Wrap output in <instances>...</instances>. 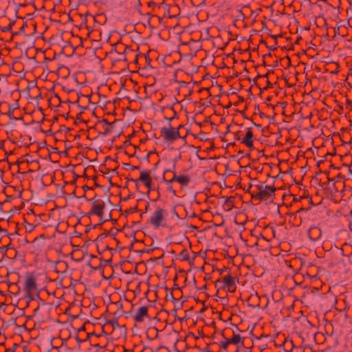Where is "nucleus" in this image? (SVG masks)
I'll return each mask as SVG.
<instances>
[{"mask_svg":"<svg viewBox=\"0 0 352 352\" xmlns=\"http://www.w3.org/2000/svg\"><path fill=\"white\" fill-rule=\"evenodd\" d=\"M80 155H81L82 157H85L87 158V151H82V153H80L78 154V156L77 157V158L80 157Z\"/></svg>","mask_w":352,"mask_h":352,"instance_id":"obj_29","label":"nucleus"},{"mask_svg":"<svg viewBox=\"0 0 352 352\" xmlns=\"http://www.w3.org/2000/svg\"><path fill=\"white\" fill-rule=\"evenodd\" d=\"M173 181H177L182 185H186L189 182V178L186 176L175 175Z\"/></svg>","mask_w":352,"mask_h":352,"instance_id":"obj_20","label":"nucleus"},{"mask_svg":"<svg viewBox=\"0 0 352 352\" xmlns=\"http://www.w3.org/2000/svg\"><path fill=\"white\" fill-rule=\"evenodd\" d=\"M351 214L352 215V210L351 211Z\"/></svg>","mask_w":352,"mask_h":352,"instance_id":"obj_58","label":"nucleus"},{"mask_svg":"<svg viewBox=\"0 0 352 352\" xmlns=\"http://www.w3.org/2000/svg\"><path fill=\"white\" fill-rule=\"evenodd\" d=\"M86 0H79L76 9L78 11L82 12V13H80V16L82 20V24H85V28H87L88 25H87V22L88 10H84V8L86 7Z\"/></svg>","mask_w":352,"mask_h":352,"instance_id":"obj_11","label":"nucleus"},{"mask_svg":"<svg viewBox=\"0 0 352 352\" xmlns=\"http://www.w3.org/2000/svg\"><path fill=\"white\" fill-rule=\"evenodd\" d=\"M223 281L224 285L227 287H232L235 285V278L228 275L223 278Z\"/></svg>","mask_w":352,"mask_h":352,"instance_id":"obj_19","label":"nucleus"},{"mask_svg":"<svg viewBox=\"0 0 352 352\" xmlns=\"http://www.w3.org/2000/svg\"><path fill=\"white\" fill-rule=\"evenodd\" d=\"M87 190L88 185L87 184H83L80 187L76 186L74 192V194H78V195H76V197L82 200L79 206V210H82V206L83 204H85L87 201V199L86 197V191Z\"/></svg>","mask_w":352,"mask_h":352,"instance_id":"obj_8","label":"nucleus"},{"mask_svg":"<svg viewBox=\"0 0 352 352\" xmlns=\"http://www.w3.org/2000/svg\"><path fill=\"white\" fill-rule=\"evenodd\" d=\"M131 168L132 170H134V169H136V168H137V167H136V166H131Z\"/></svg>","mask_w":352,"mask_h":352,"instance_id":"obj_49","label":"nucleus"},{"mask_svg":"<svg viewBox=\"0 0 352 352\" xmlns=\"http://www.w3.org/2000/svg\"><path fill=\"white\" fill-rule=\"evenodd\" d=\"M87 241H85L84 244L82 246L76 245L74 246V248L73 250V252L72 253V256L74 260L80 262L83 260L85 256H86V250L88 247L87 245Z\"/></svg>","mask_w":352,"mask_h":352,"instance_id":"obj_4","label":"nucleus"},{"mask_svg":"<svg viewBox=\"0 0 352 352\" xmlns=\"http://www.w3.org/2000/svg\"><path fill=\"white\" fill-rule=\"evenodd\" d=\"M79 38H80V43L76 47L75 50H80L81 48H82L83 47V41L87 40V38H82V37H80Z\"/></svg>","mask_w":352,"mask_h":352,"instance_id":"obj_24","label":"nucleus"},{"mask_svg":"<svg viewBox=\"0 0 352 352\" xmlns=\"http://www.w3.org/2000/svg\"><path fill=\"white\" fill-rule=\"evenodd\" d=\"M255 126H256L257 128H258V129H260V128L261 127V126L260 124H255Z\"/></svg>","mask_w":352,"mask_h":352,"instance_id":"obj_48","label":"nucleus"},{"mask_svg":"<svg viewBox=\"0 0 352 352\" xmlns=\"http://www.w3.org/2000/svg\"><path fill=\"white\" fill-rule=\"evenodd\" d=\"M140 179L142 181L146 186H150L151 183L149 181V176L148 173H145L144 171H142L140 173Z\"/></svg>","mask_w":352,"mask_h":352,"instance_id":"obj_21","label":"nucleus"},{"mask_svg":"<svg viewBox=\"0 0 352 352\" xmlns=\"http://www.w3.org/2000/svg\"><path fill=\"white\" fill-rule=\"evenodd\" d=\"M89 98H91V96L89 95ZM95 103H93V102H91V101L89 100V105L91 104V105H94ZM89 110H91V107L89 106Z\"/></svg>","mask_w":352,"mask_h":352,"instance_id":"obj_41","label":"nucleus"},{"mask_svg":"<svg viewBox=\"0 0 352 352\" xmlns=\"http://www.w3.org/2000/svg\"><path fill=\"white\" fill-rule=\"evenodd\" d=\"M0 221H1V219H0ZM0 232L3 233V235H8V230L3 228H1L0 226Z\"/></svg>","mask_w":352,"mask_h":352,"instance_id":"obj_30","label":"nucleus"},{"mask_svg":"<svg viewBox=\"0 0 352 352\" xmlns=\"http://www.w3.org/2000/svg\"><path fill=\"white\" fill-rule=\"evenodd\" d=\"M88 98V95H78L77 100L74 104H77L80 109H82V106L88 105L86 100Z\"/></svg>","mask_w":352,"mask_h":352,"instance_id":"obj_18","label":"nucleus"},{"mask_svg":"<svg viewBox=\"0 0 352 352\" xmlns=\"http://www.w3.org/2000/svg\"><path fill=\"white\" fill-rule=\"evenodd\" d=\"M87 63V58L85 56L79 57L78 68L80 69L74 74L76 82L82 86H86L87 82V71L84 69L83 65Z\"/></svg>","mask_w":352,"mask_h":352,"instance_id":"obj_2","label":"nucleus"},{"mask_svg":"<svg viewBox=\"0 0 352 352\" xmlns=\"http://www.w3.org/2000/svg\"><path fill=\"white\" fill-rule=\"evenodd\" d=\"M3 352H7V351H3Z\"/></svg>","mask_w":352,"mask_h":352,"instance_id":"obj_59","label":"nucleus"},{"mask_svg":"<svg viewBox=\"0 0 352 352\" xmlns=\"http://www.w3.org/2000/svg\"><path fill=\"white\" fill-rule=\"evenodd\" d=\"M89 322L92 323V321H91V320L89 319Z\"/></svg>","mask_w":352,"mask_h":352,"instance_id":"obj_57","label":"nucleus"},{"mask_svg":"<svg viewBox=\"0 0 352 352\" xmlns=\"http://www.w3.org/2000/svg\"><path fill=\"white\" fill-rule=\"evenodd\" d=\"M91 177L94 180L96 179V177H95L94 176H93V177H92V176H90V175H89V179H91Z\"/></svg>","mask_w":352,"mask_h":352,"instance_id":"obj_51","label":"nucleus"},{"mask_svg":"<svg viewBox=\"0 0 352 352\" xmlns=\"http://www.w3.org/2000/svg\"><path fill=\"white\" fill-rule=\"evenodd\" d=\"M231 344L229 339L226 340L225 342H222L220 343L221 347L226 350L228 344Z\"/></svg>","mask_w":352,"mask_h":352,"instance_id":"obj_23","label":"nucleus"},{"mask_svg":"<svg viewBox=\"0 0 352 352\" xmlns=\"http://www.w3.org/2000/svg\"><path fill=\"white\" fill-rule=\"evenodd\" d=\"M97 320H98V319H97L96 318H94V320H93V322H92V324H95Z\"/></svg>","mask_w":352,"mask_h":352,"instance_id":"obj_47","label":"nucleus"},{"mask_svg":"<svg viewBox=\"0 0 352 352\" xmlns=\"http://www.w3.org/2000/svg\"><path fill=\"white\" fill-rule=\"evenodd\" d=\"M13 25H14L13 22L10 23L9 25L7 27H5L2 30L3 32L10 31L12 29Z\"/></svg>","mask_w":352,"mask_h":352,"instance_id":"obj_26","label":"nucleus"},{"mask_svg":"<svg viewBox=\"0 0 352 352\" xmlns=\"http://www.w3.org/2000/svg\"><path fill=\"white\" fill-rule=\"evenodd\" d=\"M91 115H92V116H93V117L95 118V120H96L95 122H96V121H97V118H96V117L95 112H94V110H93V111H92V113H91Z\"/></svg>","mask_w":352,"mask_h":352,"instance_id":"obj_35","label":"nucleus"},{"mask_svg":"<svg viewBox=\"0 0 352 352\" xmlns=\"http://www.w3.org/2000/svg\"><path fill=\"white\" fill-rule=\"evenodd\" d=\"M190 228H191L192 229H193V230H197V228L196 226H191V227H190Z\"/></svg>","mask_w":352,"mask_h":352,"instance_id":"obj_43","label":"nucleus"},{"mask_svg":"<svg viewBox=\"0 0 352 352\" xmlns=\"http://www.w3.org/2000/svg\"><path fill=\"white\" fill-rule=\"evenodd\" d=\"M15 350V347H13L12 349H4V351H7V352H14Z\"/></svg>","mask_w":352,"mask_h":352,"instance_id":"obj_32","label":"nucleus"},{"mask_svg":"<svg viewBox=\"0 0 352 352\" xmlns=\"http://www.w3.org/2000/svg\"><path fill=\"white\" fill-rule=\"evenodd\" d=\"M14 108L11 107L10 105H9V109H8V111L7 113V115L10 118H12V116L13 115V113H14Z\"/></svg>","mask_w":352,"mask_h":352,"instance_id":"obj_25","label":"nucleus"},{"mask_svg":"<svg viewBox=\"0 0 352 352\" xmlns=\"http://www.w3.org/2000/svg\"><path fill=\"white\" fill-rule=\"evenodd\" d=\"M97 308V305L95 302L89 303V310H94Z\"/></svg>","mask_w":352,"mask_h":352,"instance_id":"obj_28","label":"nucleus"},{"mask_svg":"<svg viewBox=\"0 0 352 352\" xmlns=\"http://www.w3.org/2000/svg\"><path fill=\"white\" fill-rule=\"evenodd\" d=\"M94 270H96L97 269L98 267H92Z\"/></svg>","mask_w":352,"mask_h":352,"instance_id":"obj_56","label":"nucleus"},{"mask_svg":"<svg viewBox=\"0 0 352 352\" xmlns=\"http://www.w3.org/2000/svg\"><path fill=\"white\" fill-rule=\"evenodd\" d=\"M25 27H26V25H25V23H24L22 25V27L21 28V32H23Z\"/></svg>","mask_w":352,"mask_h":352,"instance_id":"obj_37","label":"nucleus"},{"mask_svg":"<svg viewBox=\"0 0 352 352\" xmlns=\"http://www.w3.org/2000/svg\"><path fill=\"white\" fill-rule=\"evenodd\" d=\"M88 167H84L82 164H78L75 166V172H74V178L76 184L78 182V179L82 177H87V169Z\"/></svg>","mask_w":352,"mask_h":352,"instance_id":"obj_10","label":"nucleus"},{"mask_svg":"<svg viewBox=\"0 0 352 352\" xmlns=\"http://www.w3.org/2000/svg\"><path fill=\"white\" fill-rule=\"evenodd\" d=\"M5 345L3 343H0V352H2V351H4Z\"/></svg>","mask_w":352,"mask_h":352,"instance_id":"obj_34","label":"nucleus"},{"mask_svg":"<svg viewBox=\"0 0 352 352\" xmlns=\"http://www.w3.org/2000/svg\"><path fill=\"white\" fill-rule=\"evenodd\" d=\"M25 228L27 230H28L30 232H31L34 228V226L29 223V224H28V226H26Z\"/></svg>","mask_w":352,"mask_h":352,"instance_id":"obj_31","label":"nucleus"},{"mask_svg":"<svg viewBox=\"0 0 352 352\" xmlns=\"http://www.w3.org/2000/svg\"><path fill=\"white\" fill-rule=\"evenodd\" d=\"M96 161V159H94V160H89V162H94Z\"/></svg>","mask_w":352,"mask_h":352,"instance_id":"obj_53","label":"nucleus"},{"mask_svg":"<svg viewBox=\"0 0 352 352\" xmlns=\"http://www.w3.org/2000/svg\"><path fill=\"white\" fill-rule=\"evenodd\" d=\"M8 249V246H6V245L1 246V247H0V252L6 254Z\"/></svg>","mask_w":352,"mask_h":352,"instance_id":"obj_27","label":"nucleus"},{"mask_svg":"<svg viewBox=\"0 0 352 352\" xmlns=\"http://www.w3.org/2000/svg\"><path fill=\"white\" fill-rule=\"evenodd\" d=\"M124 166H125L126 167H131V166H130L129 164H124Z\"/></svg>","mask_w":352,"mask_h":352,"instance_id":"obj_50","label":"nucleus"},{"mask_svg":"<svg viewBox=\"0 0 352 352\" xmlns=\"http://www.w3.org/2000/svg\"><path fill=\"white\" fill-rule=\"evenodd\" d=\"M259 192L256 195V197L262 199L263 197H272L276 190L274 187L270 186H261L258 187Z\"/></svg>","mask_w":352,"mask_h":352,"instance_id":"obj_9","label":"nucleus"},{"mask_svg":"<svg viewBox=\"0 0 352 352\" xmlns=\"http://www.w3.org/2000/svg\"><path fill=\"white\" fill-rule=\"evenodd\" d=\"M0 211H2V206H1V204H0Z\"/></svg>","mask_w":352,"mask_h":352,"instance_id":"obj_52","label":"nucleus"},{"mask_svg":"<svg viewBox=\"0 0 352 352\" xmlns=\"http://www.w3.org/2000/svg\"><path fill=\"white\" fill-rule=\"evenodd\" d=\"M173 216H175V217H177V218L179 217L178 214H177L175 211H173Z\"/></svg>","mask_w":352,"mask_h":352,"instance_id":"obj_39","label":"nucleus"},{"mask_svg":"<svg viewBox=\"0 0 352 352\" xmlns=\"http://www.w3.org/2000/svg\"><path fill=\"white\" fill-rule=\"evenodd\" d=\"M230 342L234 344H238L243 342V338L239 335H234L232 339H230Z\"/></svg>","mask_w":352,"mask_h":352,"instance_id":"obj_22","label":"nucleus"},{"mask_svg":"<svg viewBox=\"0 0 352 352\" xmlns=\"http://www.w3.org/2000/svg\"><path fill=\"white\" fill-rule=\"evenodd\" d=\"M88 320L85 318L82 321V324L77 327L76 339L80 345L81 343L85 342L88 340V333L86 332V324Z\"/></svg>","mask_w":352,"mask_h":352,"instance_id":"obj_5","label":"nucleus"},{"mask_svg":"<svg viewBox=\"0 0 352 352\" xmlns=\"http://www.w3.org/2000/svg\"><path fill=\"white\" fill-rule=\"evenodd\" d=\"M4 146V141H1V143H0V148H3Z\"/></svg>","mask_w":352,"mask_h":352,"instance_id":"obj_40","label":"nucleus"},{"mask_svg":"<svg viewBox=\"0 0 352 352\" xmlns=\"http://www.w3.org/2000/svg\"><path fill=\"white\" fill-rule=\"evenodd\" d=\"M96 48H97L96 47H94V50L92 51V54H93L94 56H96Z\"/></svg>","mask_w":352,"mask_h":352,"instance_id":"obj_38","label":"nucleus"},{"mask_svg":"<svg viewBox=\"0 0 352 352\" xmlns=\"http://www.w3.org/2000/svg\"><path fill=\"white\" fill-rule=\"evenodd\" d=\"M162 134L167 141H173L180 137L179 131L173 127H163L161 129Z\"/></svg>","mask_w":352,"mask_h":352,"instance_id":"obj_6","label":"nucleus"},{"mask_svg":"<svg viewBox=\"0 0 352 352\" xmlns=\"http://www.w3.org/2000/svg\"><path fill=\"white\" fill-rule=\"evenodd\" d=\"M169 298H172L173 301L176 302V300L173 298V296L171 295V296H169Z\"/></svg>","mask_w":352,"mask_h":352,"instance_id":"obj_45","label":"nucleus"},{"mask_svg":"<svg viewBox=\"0 0 352 352\" xmlns=\"http://www.w3.org/2000/svg\"><path fill=\"white\" fill-rule=\"evenodd\" d=\"M86 318L85 314H80L74 317L73 320V326L74 328L76 330L77 327H79L82 324V322Z\"/></svg>","mask_w":352,"mask_h":352,"instance_id":"obj_16","label":"nucleus"},{"mask_svg":"<svg viewBox=\"0 0 352 352\" xmlns=\"http://www.w3.org/2000/svg\"><path fill=\"white\" fill-rule=\"evenodd\" d=\"M92 334H94V333H91V332H89V336H90L91 335H92Z\"/></svg>","mask_w":352,"mask_h":352,"instance_id":"obj_54","label":"nucleus"},{"mask_svg":"<svg viewBox=\"0 0 352 352\" xmlns=\"http://www.w3.org/2000/svg\"><path fill=\"white\" fill-rule=\"evenodd\" d=\"M23 289L31 300L34 299V296L38 295L36 279L33 274L28 273L26 274Z\"/></svg>","mask_w":352,"mask_h":352,"instance_id":"obj_1","label":"nucleus"},{"mask_svg":"<svg viewBox=\"0 0 352 352\" xmlns=\"http://www.w3.org/2000/svg\"><path fill=\"white\" fill-rule=\"evenodd\" d=\"M169 298H172L173 301L176 302V300L173 298V296L171 295V296H169Z\"/></svg>","mask_w":352,"mask_h":352,"instance_id":"obj_46","label":"nucleus"},{"mask_svg":"<svg viewBox=\"0 0 352 352\" xmlns=\"http://www.w3.org/2000/svg\"><path fill=\"white\" fill-rule=\"evenodd\" d=\"M89 258H95V256L91 254L89 255Z\"/></svg>","mask_w":352,"mask_h":352,"instance_id":"obj_44","label":"nucleus"},{"mask_svg":"<svg viewBox=\"0 0 352 352\" xmlns=\"http://www.w3.org/2000/svg\"><path fill=\"white\" fill-rule=\"evenodd\" d=\"M82 109H80V111L77 113L76 120L74 123L76 126H80V124H84L85 126H87V121L82 118V113L85 110L88 109V105L82 106Z\"/></svg>","mask_w":352,"mask_h":352,"instance_id":"obj_13","label":"nucleus"},{"mask_svg":"<svg viewBox=\"0 0 352 352\" xmlns=\"http://www.w3.org/2000/svg\"><path fill=\"white\" fill-rule=\"evenodd\" d=\"M84 228H85V230H84L85 233L87 234L88 233V224H85Z\"/></svg>","mask_w":352,"mask_h":352,"instance_id":"obj_33","label":"nucleus"},{"mask_svg":"<svg viewBox=\"0 0 352 352\" xmlns=\"http://www.w3.org/2000/svg\"><path fill=\"white\" fill-rule=\"evenodd\" d=\"M89 205H91V211L89 212V215L91 213L94 214L97 216H100L103 212V204L100 201L98 197H95L94 198L89 199Z\"/></svg>","mask_w":352,"mask_h":352,"instance_id":"obj_7","label":"nucleus"},{"mask_svg":"<svg viewBox=\"0 0 352 352\" xmlns=\"http://www.w3.org/2000/svg\"><path fill=\"white\" fill-rule=\"evenodd\" d=\"M89 229L91 228H96V224H92V223H89Z\"/></svg>","mask_w":352,"mask_h":352,"instance_id":"obj_36","label":"nucleus"},{"mask_svg":"<svg viewBox=\"0 0 352 352\" xmlns=\"http://www.w3.org/2000/svg\"><path fill=\"white\" fill-rule=\"evenodd\" d=\"M252 137H253L252 132L250 131H248L246 133L245 138L242 140V142L250 148H253V142L252 140Z\"/></svg>","mask_w":352,"mask_h":352,"instance_id":"obj_17","label":"nucleus"},{"mask_svg":"<svg viewBox=\"0 0 352 352\" xmlns=\"http://www.w3.org/2000/svg\"><path fill=\"white\" fill-rule=\"evenodd\" d=\"M224 270H221L220 273L221 274Z\"/></svg>","mask_w":352,"mask_h":352,"instance_id":"obj_55","label":"nucleus"},{"mask_svg":"<svg viewBox=\"0 0 352 352\" xmlns=\"http://www.w3.org/2000/svg\"><path fill=\"white\" fill-rule=\"evenodd\" d=\"M146 316H147V307L142 306V307H139L135 316H134V318L137 322H142Z\"/></svg>","mask_w":352,"mask_h":352,"instance_id":"obj_14","label":"nucleus"},{"mask_svg":"<svg viewBox=\"0 0 352 352\" xmlns=\"http://www.w3.org/2000/svg\"><path fill=\"white\" fill-rule=\"evenodd\" d=\"M78 144V146H80V147H82L83 146V144L82 143H77Z\"/></svg>","mask_w":352,"mask_h":352,"instance_id":"obj_42","label":"nucleus"},{"mask_svg":"<svg viewBox=\"0 0 352 352\" xmlns=\"http://www.w3.org/2000/svg\"><path fill=\"white\" fill-rule=\"evenodd\" d=\"M74 138H75V140L80 139V138H82V140H88V124H87V126H85V128H84V127L80 128L78 130V133H76L74 135Z\"/></svg>","mask_w":352,"mask_h":352,"instance_id":"obj_15","label":"nucleus"},{"mask_svg":"<svg viewBox=\"0 0 352 352\" xmlns=\"http://www.w3.org/2000/svg\"><path fill=\"white\" fill-rule=\"evenodd\" d=\"M80 217L78 218V222L76 223V224L75 225V236L76 237H80L81 235H82V233L80 232H79L78 230L79 229V227L82 225V224H85L86 223L85 221V218L86 217H88V212H84L82 210H80Z\"/></svg>","mask_w":352,"mask_h":352,"instance_id":"obj_12","label":"nucleus"},{"mask_svg":"<svg viewBox=\"0 0 352 352\" xmlns=\"http://www.w3.org/2000/svg\"><path fill=\"white\" fill-rule=\"evenodd\" d=\"M167 214V212L164 209L157 208L150 217L149 221L155 226V228H158L162 226V223Z\"/></svg>","mask_w":352,"mask_h":352,"instance_id":"obj_3","label":"nucleus"}]
</instances>
